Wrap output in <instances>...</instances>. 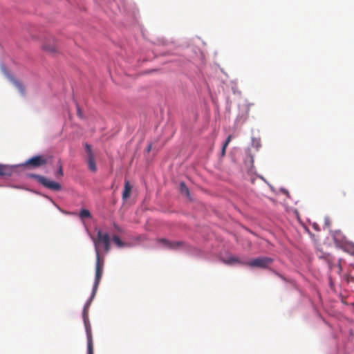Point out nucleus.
<instances>
[{"mask_svg":"<svg viewBox=\"0 0 354 354\" xmlns=\"http://www.w3.org/2000/svg\"><path fill=\"white\" fill-rule=\"evenodd\" d=\"M91 239L95 245V251L96 254V263L95 281L93 286L91 300L95 297L96 294L103 274L104 261L100 259L99 245L102 244L104 247L105 252H109L110 250V238L107 233H102L101 230H98L97 238L91 236Z\"/></svg>","mask_w":354,"mask_h":354,"instance_id":"f257e3e1","label":"nucleus"},{"mask_svg":"<svg viewBox=\"0 0 354 354\" xmlns=\"http://www.w3.org/2000/svg\"><path fill=\"white\" fill-rule=\"evenodd\" d=\"M89 304H86L84 309V321L87 337V354H93V343L91 328L86 318V308L88 306Z\"/></svg>","mask_w":354,"mask_h":354,"instance_id":"f03ea898","label":"nucleus"},{"mask_svg":"<svg viewBox=\"0 0 354 354\" xmlns=\"http://www.w3.org/2000/svg\"><path fill=\"white\" fill-rule=\"evenodd\" d=\"M32 178H35L39 183H40L45 187H47L51 190L59 191L62 188L61 185L59 183L53 180H50L49 179L43 176L33 174L32 175Z\"/></svg>","mask_w":354,"mask_h":354,"instance_id":"7ed1b4c3","label":"nucleus"},{"mask_svg":"<svg viewBox=\"0 0 354 354\" xmlns=\"http://www.w3.org/2000/svg\"><path fill=\"white\" fill-rule=\"evenodd\" d=\"M47 160V158L44 156H35L26 160L24 165L31 168H37L45 165Z\"/></svg>","mask_w":354,"mask_h":354,"instance_id":"20e7f679","label":"nucleus"},{"mask_svg":"<svg viewBox=\"0 0 354 354\" xmlns=\"http://www.w3.org/2000/svg\"><path fill=\"white\" fill-rule=\"evenodd\" d=\"M272 259L270 257H261L254 259L248 262L246 264L250 267L265 268H267L272 262Z\"/></svg>","mask_w":354,"mask_h":354,"instance_id":"39448f33","label":"nucleus"},{"mask_svg":"<svg viewBox=\"0 0 354 354\" xmlns=\"http://www.w3.org/2000/svg\"><path fill=\"white\" fill-rule=\"evenodd\" d=\"M157 241L158 243L163 244L165 247L169 249H177L184 244L183 242L180 241L170 242L169 241L165 239H158Z\"/></svg>","mask_w":354,"mask_h":354,"instance_id":"423d86ee","label":"nucleus"},{"mask_svg":"<svg viewBox=\"0 0 354 354\" xmlns=\"http://www.w3.org/2000/svg\"><path fill=\"white\" fill-rule=\"evenodd\" d=\"M131 192V186L129 183V181L128 180H126L124 183V191L122 192V198L124 200L127 199L130 196Z\"/></svg>","mask_w":354,"mask_h":354,"instance_id":"0eeeda50","label":"nucleus"},{"mask_svg":"<svg viewBox=\"0 0 354 354\" xmlns=\"http://www.w3.org/2000/svg\"><path fill=\"white\" fill-rule=\"evenodd\" d=\"M12 169L10 167L0 165V176H9L12 174Z\"/></svg>","mask_w":354,"mask_h":354,"instance_id":"6e6552de","label":"nucleus"},{"mask_svg":"<svg viewBox=\"0 0 354 354\" xmlns=\"http://www.w3.org/2000/svg\"><path fill=\"white\" fill-rule=\"evenodd\" d=\"M87 163L88 169L93 172H95L97 170V167L95 165V161L94 156H91L90 157H87Z\"/></svg>","mask_w":354,"mask_h":354,"instance_id":"1a4fd4ad","label":"nucleus"},{"mask_svg":"<svg viewBox=\"0 0 354 354\" xmlns=\"http://www.w3.org/2000/svg\"><path fill=\"white\" fill-rule=\"evenodd\" d=\"M43 49L48 53H55L57 51V46L54 43L52 44H44Z\"/></svg>","mask_w":354,"mask_h":354,"instance_id":"9d476101","label":"nucleus"},{"mask_svg":"<svg viewBox=\"0 0 354 354\" xmlns=\"http://www.w3.org/2000/svg\"><path fill=\"white\" fill-rule=\"evenodd\" d=\"M223 261L225 263H226V264H232V263H241V261L239 260V259L236 257H234V256L230 257H228L226 259H223Z\"/></svg>","mask_w":354,"mask_h":354,"instance_id":"9b49d317","label":"nucleus"},{"mask_svg":"<svg viewBox=\"0 0 354 354\" xmlns=\"http://www.w3.org/2000/svg\"><path fill=\"white\" fill-rule=\"evenodd\" d=\"M232 136L231 135H229L227 136L225 143L223 144V145L222 147V149H221V156H224L225 155L226 148H227V145H229V143L230 142V141L232 140Z\"/></svg>","mask_w":354,"mask_h":354,"instance_id":"f8f14e48","label":"nucleus"},{"mask_svg":"<svg viewBox=\"0 0 354 354\" xmlns=\"http://www.w3.org/2000/svg\"><path fill=\"white\" fill-rule=\"evenodd\" d=\"M180 190L182 194H185L187 196H189V191L185 183L181 182L180 183Z\"/></svg>","mask_w":354,"mask_h":354,"instance_id":"ddd939ff","label":"nucleus"},{"mask_svg":"<svg viewBox=\"0 0 354 354\" xmlns=\"http://www.w3.org/2000/svg\"><path fill=\"white\" fill-rule=\"evenodd\" d=\"M80 217L82 219L87 218H91V213H90V212L88 210H87L86 209H83L80 212Z\"/></svg>","mask_w":354,"mask_h":354,"instance_id":"4468645a","label":"nucleus"},{"mask_svg":"<svg viewBox=\"0 0 354 354\" xmlns=\"http://www.w3.org/2000/svg\"><path fill=\"white\" fill-rule=\"evenodd\" d=\"M12 82L14 85L16 86V88L23 94L24 92V88L22 84L16 80H13Z\"/></svg>","mask_w":354,"mask_h":354,"instance_id":"2eb2a0df","label":"nucleus"},{"mask_svg":"<svg viewBox=\"0 0 354 354\" xmlns=\"http://www.w3.org/2000/svg\"><path fill=\"white\" fill-rule=\"evenodd\" d=\"M113 241L120 248H122L124 245V243L121 241L120 237L118 236H113Z\"/></svg>","mask_w":354,"mask_h":354,"instance_id":"dca6fc26","label":"nucleus"},{"mask_svg":"<svg viewBox=\"0 0 354 354\" xmlns=\"http://www.w3.org/2000/svg\"><path fill=\"white\" fill-rule=\"evenodd\" d=\"M85 150L87 153V157H90L91 156H93L91 146L88 144H85Z\"/></svg>","mask_w":354,"mask_h":354,"instance_id":"f3484780","label":"nucleus"},{"mask_svg":"<svg viewBox=\"0 0 354 354\" xmlns=\"http://www.w3.org/2000/svg\"><path fill=\"white\" fill-rule=\"evenodd\" d=\"M63 175H64V173H63L62 167V165H59V167L56 172V176L62 177V176H63Z\"/></svg>","mask_w":354,"mask_h":354,"instance_id":"a211bd4d","label":"nucleus"},{"mask_svg":"<svg viewBox=\"0 0 354 354\" xmlns=\"http://www.w3.org/2000/svg\"><path fill=\"white\" fill-rule=\"evenodd\" d=\"M150 150H151V145H149L148 149H147L148 151H150Z\"/></svg>","mask_w":354,"mask_h":354,"instance_id":"6ab92c4d","label":"nucleus"},{"mask_svg":"<svg viewBox=\"0 0 354 354\" xmlns=\"http://www.w3.org/2000/svg\"><path fill=\"white\" fill-rule=\"evenodd\" d=\"M78 115H79L80 116H81V112H80V109H78Z\"/></svg>","mask_w":354,"mask_h":354,"instance_id":"aec40b11","label":"nucleus"},{"mask_svg":"<svg viewBox=\"0 0 354 354\" xmlns=\"http://www.w3.org/2000/svg\"><path fill=\"white\" fill-rule=\"evenodd\" d=\"M339 270H342V268H341V266H340V265H339Z\"/></svg>","mask_w":354,"mask_h":354,"instance_id":"412c9836","label":"nucleus"}]
</instances>
